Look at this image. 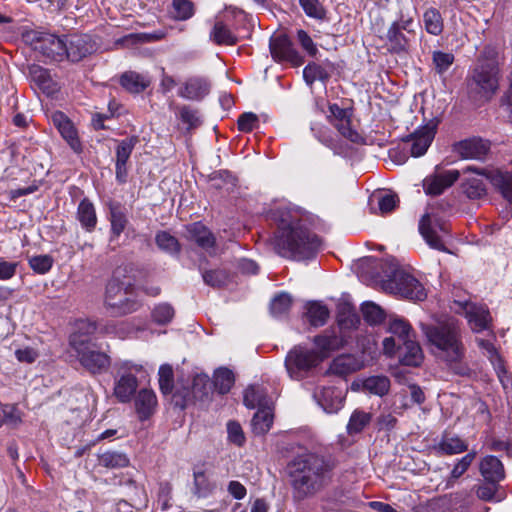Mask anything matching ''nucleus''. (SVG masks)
<instances>
[{"mask_svg": "<svg viewBox=\"0 0 512 512\" xmlns=\"http://www.w3.org/2000/svg\"><path fill=\"white\" fill-rule=\"evenodd\" d=\"M277 230L271 239L273 250L292 260L312 258L321 247V240L305 226L296 212L277 209L273 212Z\"/></svg>", "mask_w": 512, "mask_h": 512, "instance_id": "obj_1", "label": "nucleus"}, {"mask_svg": "<svg viewBox=\"0 0 512 512\" xmlns=\"http://www.w3.org/2000/svg\"><path fill=\"white\" fill-rule=\"evenodd\" d=\"M331 465L321 456L306 453L289 464V475L294 496L304 499L319 491L329 480Z\"/></svg>", "mask_w": 512, "mask_h": 512, "instance_id": "obj_2", "label": "nucleus"}, {"mask_svg": "<svg viewBox=\"0 0 512 512\" xmlns=\"http://www.w3.org/2000/svg\"><path fill=\"white\" fill-rule=\"evenodd\" d=\"M423 331L438 357L447 362H457L463 358L465 349L454 321L427 325L423 327Z\"/></svg>", "mask_w": 512, "mask_h": 512, "instance_id": "obj_3", "label": "nucleus"}, {"mask_svg": "<svg viewBox=\"0 0 512 512\" xmlns=\"http://www.w3.org/2000/svg\"><path fill=\"white\" fill-rule=\"evenodd\" d=\"M387 270H383L386 280L383 281L384 290L397 294L410 300L422 301L427 294L423 285L411 274L398 269L394 262H386Z\"/></svg>", "mask_w": 512, "mask_h": 512, "instance_id": "obj_4", "label": "nucleus"}, {"mask_svg": "<svg viewBox=\"0 0 512 512\" xmlns=\"http://www.w3.org/2000/svg\"><path fill=\"white\" fill-rule=\"evenodd\" d=\"M468 93L475 100L488 101L499 88V68L493 61H480L468 79Z\"/></svg>", "mask_w": 512, "mask_h": 512, "instance_id": "obj_5", "label": "nucleus"}, {"mask_svg": "<svg viewBox=\"0 0 512 512\" xmlns=\"http://www.w3.org/2000/svg\"><path fill=\"white\" fill-rule=\"evenodd\" d=\"M70 345L76 352L80 364L92 374L105 371L110 365V357L96 349L95 344L82 338L81 335H71Z\"/></svg>", "mask_w": 512, "mask_h": 512, "instance_id": "obj_6", "label": "nucleus"}, {"mask_svg": "<svg viewBox=\"0 0 512 512\" xmlns=\"http://www.w3.org/2000/svg\"><path fill=\"white\" fill-rule=\"evenodd\" d=\"M321 363L315 350L303 345L294 346L286 355L285 368L291 379L302 380Z\"/></svg>", "mask_w": 512, "mask_h": 512, "instance_id": "obj_7", "label": "nucleus"}, {"mask_svg": "<svg viewBox=\"0 0 512 512\" xmlns=\"http://www.w3.org/2000/svg\"><path fill=\"white\" fill-rule=\"evenodd\" d=\"M26 40L35 51L53 61L63 60L67 53V38L55 34L32 31L26 35Z\"/></svg>", "mask_w": 512, "mask_h": 512, "instance_id": "obj_8", "label": "nucleus"}, {"mask_svg": "<svg viewBox=\"0 0 512 512\" xmlns=\"http://www.w3.org/2000/svg\"><path fill=\"white\" fill-rule=\"evenodd\" d=\"M105 304L116 316L135 312L141 306L140 302L127 296L123 283L116 278H112L106 286Z\"/></svg>", "mask_w": 512, "mask_h": 512, "instance_id": "obj_9", "label": "nucleus"}, {"mask_svg": "<svg viewBox=\"0 0 512 512\" xmlns=\"http://www.w3.org/2000/svg\"><path fill=\"white\" fill-rule=\"evenodd\" d=\"M419 231L431 248L447 251L442 235L449 232V226L439 215L435 213L424 214L419 222Z\"/></svg>", "mask_w": 512, "mask_h": 512, "instance_id": "obj_10", "label": "nucleus"}, {"mask_svg": "<svg viewBox=\"0 0 512 512\" xmlns=\"http://www.w3.org/2000/svg\"><path fill=\"white\" fill-rule=\"evenodd\" d=\"M210 390V380L206 374H197L193 378L192 387L177 388L173 394V402L184 409L193 399H201Z\"/></svg>", "mask_w": 512, "mask_h": 512, "instance_id": "obj_11", "label": "nucleus"}, {"mask_svg": "<svg viewBox=\"0 0 512 512\" xmlns=\"http://www.w3.org/2000/svg\"><path fill=\"white\" fill-rule=\"evenodd\" d=\"M484 171V167L467 166L460 172L463 175L462 190L463 193L471 200L482 199L487 195V188L483 181L485 176L480 173Z\"/></svg>", "mask_w": 512, "mask_h": 512, "instance_id": "obj_12", "label": "nucleus"}, {"mask_svg": "<svg viewBox=\"0 0 512 512\" xmlns=\"http://www.w3.org/2000/svg\"><path fill=\"white\" fill-rule=\"evenodd\" d=\"M461 176L460 170H444L436 166L433 174L423 180V188L427 195L437 196L451 187Z\"/></svg>", "mask_w": 512, "mask_h": 512, "instance_id": "obj_13", "label": "nucleus"}, {"mask_svg": "<svg viewBox=\"0 0 512 512\" xmlns=\"http://www.w3.org/2000/svg\"><path fill=\"white\" fill-rule=\"evenodd\" d=\"M139 368L138 365L128 366L127 363L121 368L123 372L119 375L114 385V395L119 402L126 403L131 400L138 386L137 378L131 373V370L138 371Z\"/></svg>", "mask_w": 512, "mask_h": 512, "instance_id": "obj_14", "label": "nucleus"}, {"mask_svg": "<svg viewBox=\"0 0 512 512\" xmlns=\"http://www.w3.org/2000/svg\"><path fill=\"white\" fill-rule=\"evenodd\" d=\"M314 398L326 413H337L342 407L345 395L342 389L335 386L319 387Z\"/></svg>", "mask_w": 512, "mask_h": 512, "instance_id": "obj_15", "label": "nucleus"}, {"mask_svg": "<svg viewBox=\"0 0 512 512\" xmlns=\"http://www.w3.org/2000/svg\"><path fill=\"white\" fill-rule=\"evenodd\" d=\"M270 51L272 57L277 61H287L294 66H300L303 63L302 56L293 47L289 38L280 35L270 42Z\"/></svg>", "mask_w": 512, "mask_h": 512, "instance_id": "obj_16", "label": "nucleus"}, {"mask_svg": "<svg viewBox=\"0 0 512 512\" xmlns=\"http://www.w3.org/2000/svg\"><path fill=\"white\" fill-rule=\"evenodd\" d=\"M51 121L71 149L76 153H80L82 151V144L71 120L63 112L56 111L51 115Z\"/></svg>", "mask_w": 512, "mask_h": 512, "instance_id": "obj_17", "label": "nucleus"}, {"mask_svg": "<svg viewBox=\"0 0 512 512\" xmlns=\"http://www.w3.org/2000/svg\"><path fill=\"white\" fill-rule=\"evenodd\" d=\"M491 185L505 198L512 202V173L495 167H484L481 171Z\"/></svg>", "mask_w": 512, "mask_h": 512, "instance_id": "obj_18", "label": "nucleus"}, {"mask_svg": "<svg viewBox=\"0 0 512 512\" xmlns=\"http://www.w3.org/2000/svg\"><path fill=\"white\" fill-rule=\"evenodd\" d=\"M456 304L463 309L473 331L481 332L489 327L491 318L486 307L471 302H456Z\"/></svg>", "mask_w": 512, "mask_h": 512, "instance_id": "obj_19", "label": "nucleus"}, {"mask_svg": "<svg viewBox=\"0 0 512 512\" xmlns=\"http://www.w3.org/2000/svg\"><path fill=\"white\" fill-rule=\"evenodd\" d=\"M490 151V143L481 138H470L456 145V152L464 159L484 160Z\"/></svg>", "mask_w": 512, "mask_h": 512, "instance_id": "obj_20", "label": "nucleus"}, {"mask_svg": "<svg viewBox=\"0 0 512 512\" xmlns=\"http://www.w3.org/2000/svg\"><path fill=\"white\" fill-rule=\"evenodd\" d=\"M436 127V123L430 122L413 133L410 149L412 156L420 157L426 153L435 137Z\"/></svg>", "mask_w": 512, "mask_h": 512, "instance_id": "obj_21", "label": "nucleus"}, {"mask_svg": "<svg viewBox=\"0 0 512 512\" xmlns=\"http://www.w3.org/2000/svg\"><path fill=\"white\" fill-rule=\"evenodd\" d=\"M93 50L90 38L86 35H73L67 39L66 58L72 62H78Z\"/></svg>", "mask_w": 512, "mask_h": 512, "instance_id": "obj_22", "label": "nucleus"}, {"mask_svg": "<svg viewBox=\"0 0 512 512\" xmlns=\"http://www.w3.org/2000/svg\"><path fill=\"white\" fill-rule=\"evenodd\" d=\"M188 240L194 241L199 247L208 250L216 244L213 233L201 222H195L186 226Z\"/></svg>", "mask_w": 512, "mask_h": 512, "instance_id": "obj_23", "label": "nucleus"}, {"mask_svg": "<svg viewBox=\"0 0 512 512\" xmlns=\"http://www.w3.org/2000/svg\"><path fill=\"white\" fill-rule=\"evenodd\" d=\"M210 90V85L206 79L201 77L189 78L178 90V95L188 100H200L205 97Z\"/></svg>", "mask_w": 512, "mask_h": 512, "instance_id": "obj_24", "label": "nucleus"}, {"mask_svg": "<svg viewBox=\"0 0 512 512\" xmlns=\"http://www.w3.org/2000/svg\"><path fill=\"white\" fill-rule=\"evenodd\" d=\"M398 357L402 364L418 366L423 360L420 345L415 341V336L398 344Z\"/></svg>", "mask_w": 512, "mask_h": 512, "instance_id": "obj_25", "label": "nucleus"}, {"mask_svg": "<svg viewBox=\"0 0 512 512\" xmlns=\"http://www.w3.org/2000/svg\"><path fill=\"white\" fill-rule=\"evenodd\" d=\"M480 473L489 483H499L505 477L502 462L493 455L486 456L481 460Z\"/></svg>", "mask_w": 512, "mask_h": 512, "instance_id": "obj_26", "label": "nucleus"}, {"mask_svg": "<svg viewBox=\"0 0 512 512\" xmlns=\"http://www.w3.org/2000/svg\"><path fill=\"white\" fill-rule=\"evenodd\" d=\"M29 77L39 89L46 94H52L57 91V84L52 79L49 71L38 64H32L28 68Z\"/></svg>", "mask_w": 512, "mask_h": 512, "instance_id": "obj_27", "label": "nucleus"}, {"mask_svg": "<svg viewBox=\"0 0 512 512\" xmlns=\"http://www.w3.org/2000/svg\"><path fill=\"white\" fill-rule=\"evenodd\" d=\"M157 405L155 393L149 389H142L135 398L136 411L141 420L149 418Z\"/></svg>", "mask_w": 512, "mask_h": 512, "instance_id": "obj_28", "label": "nucleus"}, {"mask_svg": "<svg viewBox=\"0 0 512 512\" xmlns=\"http://www.w3.org/2000/svg\"><path fill=\"white\" fill-rule=\"evenodd\" d=\"M109 221L113 237L118 238L128 223L126 209L119 202L109 203Z\"/></svg>", "mask_w": 512, "mask_h": 512, "instance_id": "obj_29", "label": "nucleus"}, {"mask_svg": "<svg viewBox=\"0 0 512 512\" xmlns=\"http://www.w3.org/2000/svg\"><path fill=\"white\" fill-rule=\"evenodd\" d=\"M210 40L217 45L233 46L237 43V36L221 20H217L209 34Z\"/></svg>", "mask_w": 512, "mask_h": 512, "instance_id": "obj_30", "label": "nucleus"}, {"mask_svg": "<svg viewBox=\"0 0 512 512\" xmlns=\"http://www.w3.org/2000/svg\"><path fill=\"white\" fill-rule=\"evenodd\" d=\"M361 367V362L355 356L347 354L336 357L330 365V371L336 375L345 376Z\"/></svg>", "mask_w": 512, "mask_h": 512, "instance_id": "obj_31", "label": "nucleus"}, {"mask_svg": "<svg viewBox=\"0 0 512 512\" xmlns=\"http://www.w3.org/2000/svg\"><path fill=\"white\" fill-rule=\"evenodd\" d=\"M313 343L316 346L315 352L321 357L322 362L332 351L339 348L340 340L335 334L324 332L321 335L315 336Z\"/></svg>", "mask_w": 512, "mask_h": 512, "instance_id": "obj_32", "label": "nucleus"}, {"mask_svg": "<svg viewBox=\"0 0 512 512\" xmlns=\"http://www.w3.org/2000/svg\"><path fill=\"white\" fill-rule=\"evenodd\" d=\"M77 219L81 223V226L88 232L93 231L96 227V211L94 205L87 198H84L78 205Z\"/></svg>", "mask_w": 512, "mask_h": 512, "instance_id": "obj_33", "label": "nucleus"}, {"mask_svg": "<svg viewBox=\"0 0 512 512\" xmlns=\"http://www.w3.org/2000/svg\"><path fill=\"white\" fill-rule=\"evenodd\" d=\"M120 83L127 91L140 93L150 85V80L145 75L129 71L121 76Z\"/></svg>", "mask_w": 512, "mask_h": 512, "instance_id": "obj_34", "label": "nucleus"}, {"mask_svg": "<svg viewBox=\"0 0 512 512\" xmlns=\"http://www.w3.org/2000/svg\"><path fill=\"white\" fill-rule=\"evenodd\" d=\"M389 50L394 53L406 51L408 48V39L400 30V24L394 22L388 29L386 35Z\"/></svg>", "mask_w": 512, "mask_h": 512, "instance_id": "obj_35", "label": "nucleus"}, {"mask_svg": "<svg viewBox=\"0 0 512 512\" xmlns=\"http://www.w3.org/2000/svg\"><path fill=\"white\" fill-rule=\"evenodd\" d=\"M388 331L397 339L398 344L415 336L410 324L396 316L390 317Z\"/></svg>", "mask_w": 512, "mask_h": 512, "instance_id": "obj_36", "label": "nucleus"}, {"mask_svg": "<svg viewBox=\"0 0 512 512\" xmlns=\"http://www.w3.org/2000/svg\"><path fill=\"white\" fill-rule=\"evenodd\" d=\"M476 458V452L471 451L463 456L461 459L457 461L454 465L449 477L446 480L445 487L452 488L456 484L457 480L469 469L472 462Z\"/></svg>", "mask_w": 512, "mask_h": 512, "instance_id": "obj_37", "label": "nucleus"}, {"mask_svg": "<svg viewBox=\"0 0 512 512\" xmlns=\"http://www.w3.org/2000/svg\"><path fill=\"white\" fill-rule=\"evenodd\" d=\"M273 423V414L269 407L259 408L252 419L253 432L263 435L269 431Z\"/></svg>", "mask_w": 512, "mask_h": 512, "instance_id": "obj_38", "label": "nucleus"}, {"mask_svg": "<svg viewBox=\"0 0 512 512\" xmlns=\"http://www.w3.org/2000/svg\"><path fill=\"white\" fill-rule=\"evenodd\" d=\"M439 452L445 455L459 454L468 449V444L457 436L445 435L437 445Z\"/></svg>", "mask_w": 512, "mask_h": 512, "instance_id": "obj_39", "label": "nucleus"}, {"mask_svg": "<svg viewBox=\"0 0 512 512\" xmlns=\"http://www.w3.org/2000/svg\"><path fill=\"white\" fill-rule=\"evenodd\" d=\"M468 496L469 495L466 491L457 492L435 500L431 506L443 509V512H446L447 510L457 509L458 507L464 506Z\"/></svg>", "mask_w": 512, "mask_h": 512, "instance_id": "obj_40", "label": "nucleus"}, {"mask_svg": "<svg viewBox=\"0 0 512 512\" xmlns=\"http://www.w3.org/2000/svg\"><path fill=\"white\" fill-rule=\"evenodd\" d=\"M157 247L170 255H177L181 251V245L177 238L167 231H160L155 236Z\"/></svg>", "mask_w": 512, "mask_h": 512, "instance_id": "obj_41", "label": "nucleus"}, {"mask_svg": "<svg viewBox=\"0 0 512 512\" xmlns=\"http://www.w3.org/2000/svg\"><path fill=\"white\" fill-rule=\"evenodd\" d=\"M306 308V314L311 325L318 327L326 323L329 317V310L325 305L319 302H310Z\"/></svg>", "mask_w": 512, "mask_h": 512, "instance_id": "obj_42", "label": "nucleus"}, {"mask_svg": "<svg viewBox=\"0 0 512 512\" xmlns=\"http://www.w3.org/2000/svg\"><path fill=\"white\" fill-rule=\"evenodd\" d=\"M423 22L426 31L432 35H440L443 31V19L440 12L435 8H429L423 15Z\"/></svg>", "mask_w": 512, "mask_h": 512, "instance_id": "obj_43", "label": "nucleus"}, {"mask_svg": "<svg viewBox=\"0 0 512 512\" xmlns=\"http://www.w3.org/2000/svg\"><path fill=\"white\" fill-rule=\"evenodd\" d=\"M216 489V484L212 482L204 472L194 473V494L199 498L209 497Z\"/></svg>", "mask_w": 512, "mask_h": 512, "instance_id": "obj_44", "label": "nucleus"}, {"mask_svg": "<svg viewBox=\"0 0 512 512\" xmlns=\"http://www.w3.org/2000/svg\"><path fill=\"white\" fill-rule=\"evenodd\" d=\"M363 387L378 396L385 395L390 388V380L386 376H371L364 380Z\"/></svg>", "mask_w": 512, "mask_h": 512, "instance_id": "obj_45", "label": "nucleus"}, {"mask_svg": "<svg viewBox=\"0 0 512 512\" xmlns=\"http://www.w3.org/2000/svg\"><path fill=\"white\" fill-rule=\"evenodd\" d=\"M371 421V414L363 410H355L347 424V432L350 435L361 432Z\"/></svg>", "mask_w": 512, "mask_h": 512, "instance_id": "obj_46", "label": "nucleus"}, {"mask_svg": "<svg viewBox=\"0 0 512 512\" xmlns=\"http://www.w3.org/2000/svg\"><path fill=\"white\" fill-rule=\"evenodd\" d=\"M172 14L176 20H188L195 14V5L191 0H173Z\"/></svg>", "mask_w": 512, "mask_h": 512, "instance_id": "obj_47", "label": "nucleus"}, {"mask_svg": "<svg viewBox=\"0 0 512 512\" xmlns=\"http://www.w3.org/2000/svg\"><path fill=\"white\" fill-rule=\"evenodd\" d=\"M234 384V374L227 368H219L214 373V386L219 393L225 394L230 391Z\"/></svg>", "mask_w": 512, "mask_h": 512, "instance_id": "obj_48", "label": "nucleus"}, {"mask_svg": "<svg viewBox=\"0 0 512 512\" xmlns=\"http://www.w3.org/2000/svg\"><path fill=\"white\" fill-rule=\"evenodd\" d=\"M363 318L371 325L381 323L385 319L383 309L374 302H365L361 306Z\"/></svg>", "mask_w": 512, "mask_h": 512, "instance_id": "obj_49", "label": "nucleus"}, {"mask_svg": "<svg viewBox=\"0 0 512 512\" xmlns=\"http://www.w3.org/2000/svg\"><path fill=\"white\" fill-rule=\"evenodd\" d=\"M99 464L106 468H122L129 464V459L123 453L105 452L99 456Z\"/></svg>", "mask_w": 512, "mask_h": 512, "instance_id": "obj_50", "label": "nucleus"}, {"mask_svg": "<svg viewBox=\"0 0 512 512\" xmlns=\"http://www.w3.org/2000/svg\"><path fill=\"white\" fill-rule=\"evenodd\" d=\"M177 110V117L187 126L188 131L200 126L201 120L197 110L187 105L179 106Z\"/></svg>", "mask_w": 512, "mask_h": 512, "instance_id": "obj_51", "label": "nucleus"}, {"mask_svg": "<svg viewBox=\"0 0 512 512\" xmlns=\"http://www.w3.org/2000/svg\"><path fill=\"white\" fill-rule=\"evenodd\" d=\"M299 5L305 14L317 20H323L326 17V10L319 0H298Z\"/></svg>", "mask_w": 512, "mask_h": 512, "instance_id": "obj_52", "label": "nucleus"}, {"mask_svg": "<svg viewBox=\"0 0 512 512\" xmlns=\"http://www.w3.org/2000/svg\"><path fill=\"white\" fill-rule=\"evenodd\" d=\"M292 305V298L288 293H280L275 296L271 302V313L276 316H282L288 313Z\"/></svg>", "mask_w": 512, "mask_h": 512, "instance_id": "obj_53", "label": "nucleus"}, {"mask_svg": "<svg viewBox=\"0 0 512 512\" xmlns=\"http://www.w3.org/2000/svg\"><path fill=\"white\" fill-rule=\"evenodd\" d=\"M136 143V137L127 138L119 142L116 148V164L127 163Z\"/></svg>", "mask_w": 512, "mask_h": 512, "instance_id": "obj_54", "label": "nucleus"}, {"mask_svg": "<svg viewBox=\"0 0 512 512\" xmlns=\"http://www.w3.org/2000/svg\"><path fill=\"white\" fill-rule=\"evenodd\" d=\"M303 77L308 84H312L316 80L326 81L329 75L322 66L310 63L304 68Z\"/></svg>", "mask_w": 512, "mask_h": 512, "instance_id": "obj_55", "label": "nucleus"}, {"mask_svg": "<svg viewBox=\"0 0 512 512\" xmlns=\"http://www.w3.org/2000/svg\"><path fill=\"white\" fill-rule=\"evenodd\" d=\"M53 262L50 255H37L29 259V266L35 273L46 274L51 270Z\"/></svg>", "mask_w": 512, "mask_h": 512, "instance_id": "obj_56", "label": "nucleus"}, {"mask_svg": "<svg viewBox=\"0 0 512 512\" xmlns=\"http://www.w3.org/2000/svg\"><path fill=\"white\" fill-rule=\"evenodd\" d=\"M435 71L438 74L445 73L454 62V55L452 53H445L442 51H434L432 55Z\"/></svg>", "mask_w": 512, "mask_h": 512, "instance_id": "obj_57", "label": "nucleus"}, {"mask_svg": "<svg viewBox=\"0 0 512 512\" xmlns=\"http://www.w3.org/2000/svg\"><path fill=\"white\" fill-rule=\"evenodd\" d=\"M205 284L212 287H220L228 280V273L222 269L207 270L202 273Z\"/></svg>", "mask_w": 512, "mask_h": 512, "instance_id": "obj_58", "label": "nucleus"}, {"mask_svg": "<svg viewBox=\"0 0 512 512\" xmlns=\"http://www.w3.org/2000/svg\"><path fill=\"white\" fill-rule=\"evenodd\" d=\"M174 317V309L171 305L167 303H161L152 311V318L154 322L158 324H167Z\"/></svg>", "mask_w": 512, "mask_h": 512, "instance_id": "obj_59", "label": "nucleus"}, {"mask_svg": "<svg viewBox=\"0 0 512 512\" xmlns=\"http://www.w3.org/2000/svg\"><path fill=\"white\" fill-rule=\"evenodd\" d=\"M159 386L163 394H170L173 389V369L169 365H162L159 369Z\"/></svg>", "mask_w": 512, "mask_h": 512, "instance_id": "obj_60", "label": "nucleus"}, {"mask_svg": "<svg viewBox=\"0 0 512 512\" xmlns=\"http://www.w3.org/2000/svg\"><path fill=\"white\" fill-rule=\"evenodd\" d=\"M263 399V391L256 386H250L244 392V404L248 408H255L256 406L261 407Z\"/></svg>", "mask_w": 512, "mask_h": 512, "instance_id": "obj_61", "label": "nucleus"}, {"mask_svg": "<svg viewBox=\"0 0 512 512\" xmlns=\"http://www.w3.org/2000/svg\"><path fill=\"white\" fill-rule=\"evenodd\" d=\"M333 126L339 131V133L352 142H357L360 138L359 134L352 129L350 116L343 119V121L334 122Z\"/></svg>", "mask_w": 512, "mask_h": 512, "instance_id": "obj_62", "label": "nucleus"}, {"mask_svg": "<svg viewBox=\"0 0 512 512\" xmlns=\"http://www.w3.org/2000/svg\"><path fill=\"white\" fill-rule=\"evenodd\" d=\"M238 129L242 132H251L258 125V116L252 112L240 115L237 121Z\"/></svg>", "mask_w": 512, "mask_h": 512, "instance_id": "obj_63", "label": "nucleus"}, {"mask_svg": "<svg viewBox=\"0 0 512 512\" xmlns=\"http://www.w3.org/2000/svg\"><path fill=\"white\" fill-rule=\"evenodd\" d=\"M227 432H228V438L229 440L238 445L241 446L245 442V437L243 430L239 423L235 421H230L227 424Z\"/></svg>", "mask_w": 512, "mask_h": 512, "instance_id": "obj_64", "label": "nucleus"}]
</instances>
